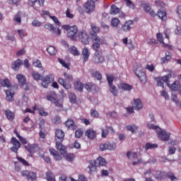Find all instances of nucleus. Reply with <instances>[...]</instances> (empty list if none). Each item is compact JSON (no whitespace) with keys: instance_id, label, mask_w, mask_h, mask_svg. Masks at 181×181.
<instances>
[{"instance_id":"f257e3e1","label":"nucleus","mask_w":181,"mask_h":181,"mask_svg":"<svg viewBox=\"0 0 181 181\" xmlns=\"http://www.w3.org/2000/svg\"><path fill=\"white\" fill-rule=\"evenodd\" d=\"M62 29L66 31V35L71 40H76L77 39V32H78V28L76 25H62Z\"/></svg>"},{"instance_id":"f03ea898","label":"nucleus","mask_w":181,"mask_h":181,"mask_svg":"<svg viewBox=\"0 0 181 181\" xmlns=\"http://www.w3.org/2000/svg\"><path fill=\"white\" fill-rule=\"evenodd\" d=\"M134 71L139 80H140L141 83H142V84H146V75H145V72H144V67H142V65H141V64H136L134 65Z\"/></svg>"},{"instance_id":"7ed1b4c3","label":"nucleus","mask_w":181,"mask_h":181,"mask_svg":"<svg viewBox=\"0 0 181 181\" xmlns=\"http://www.w3.org/2000/svg\"><path fill=\"white\" fill-rule=\"evenodd\" d=\"M64 77L65 78V80L63 79V78H59L58 79L59 84L65 88L66 90L71 88V84H70V83L73 81V76L70 74L64 73Z\"/></svg>"},{"instance_id":"20e7f679","label":"nucleus","mask_w":181,"mask_h":181,"mask_svg":"<svg viewBox=\"0 0 181 181\" xmlns=\"http://www.w3.org/2000/svg\"><path fill=\"white\" fill-rule=\"evenodd\" d=\"M91 38L93 42L92 45V49L93 50H100L101 45H104V43H105L104 37H99L97 34H91Z\"/></svg>"},{"instance_id":"39448f33","label":"nucleus","mask_w":181,"mask_h":181,"mask_svg":"<svg viewBox=\"0 0 181 181\" xmlns=\"http://www.w3.org/2000/svg\"><path fill=\"white\" fill-rule=\"evenodd\" d=\"M156 134L158 135V138L160 141H164L165 142H166L167 141H169V139H170V132L163 129H158L156 130Z\"/></svg>"},{"instance_id":"423d86ee","label":"nucleus","mask_w":181,"mask_h":181,"mask_svg":"<svg viewBox=\"0 0 181 181\" xmlns=\"http://www.w3.org/2000/svg\"><path fill=\"white\" fill-rule=\"evenodd\" d=\"M28 4L35 11H39L40 8L45 6V0H28Z\"/></svg>"},{"instance_id":"0eeeda50","label":"nucleus","mask_w":181,"mask_h":181,"mask_svg":"<svg viewBox=\"0 0 181 181\" xmlns=\"http://www.w3.org/2000/svg\"><path fill=\"white\" fill-rule=\"evenodd\" d=\"M54 95H56V93L52 92V95H47V100L52 103V104H54L56 107L62 108L63 107V99L57 100L56 98H54Z\"/></svg>"},{"instance_id":"6e6552de","label":"nucleus","mask_w":181,"mask_h":181,"mask_svg":"<svg viewBox=\"0 0 181 181\" xmlns=\"http://www.w3.org/2000/svg\"><path fill=\"white\" fill-rule=\"evenodd\" d=\"M93 57V62L95 64H103L105 62V57L103 55V52L100 49L95 50Z\"/></svg>"},{"instance_id":"1a4fd4ad","label":"nucleus","mask_w":181,"mask_h":181,"mask_svg":"<svg viewBox=\"0 0 181 181\" xmlns=\"http://www.w3.org/2000/svg\"><path fill=\"white\" fill-rule=\"evenodd\" d=\"M44 29H47V30H49L52 35H55V36H60L62 35V29L56 28L54 25L52 23H47L44 25Z\"/></svg>"},{"instance_id":"9d476101","label":"nucleus","mask_w":181,"mask_h":181,"mask_svg":"<svg viewBox=\"0 0 181 181\" xmlns=\"http://www.w3.org/2000/svg\"><path fill=\"white\" fill-rule=\"evenodd\" d=\"M16 90H18V85H14L8 90H6V98L7 101H13V97L15 95V91H16Z\"/></svg>"},{"instance_id":"9b49d317","label":"nucleus","mask_w":181,"mask_h":181,"mask_svg":"<svg viewBox=\"0 0 181 181\" xmlns=\"http://www.w3.org/2000/svg\"><path fill=\"white\" fill-rule=\"evenodd\" d=\"M78 37L79 40L83 43V45H88V43H90V37H88V34H87V31H81L78 34Z\"/></svg>"},{"instance_id":"f8f14e48","label":"nucleus","mask_w":181,"mask_h":181,"mask_svg":"<svg viewBox=\"0 0 181 181\" xmlns=\"http://www.w3.org/2000/svg\"><path fill=\"white\" fill-rule=\"evenodd\" d=\"M11 142L13 146L10 148V150L12 152H14V153H18V151H19V148H21V142H19V140H17V139L15 137L11 139Z\"/></svg>"},{"instance_id":"ddd939ff","label":"nucleus","mask_w":181,"mask_h":181,"mask_svg":"<svg viewBox=\"0 0 181 181\" xmlns=\"http://www.w3.org/2000/svg\"><path fill=\"white\" fill-rule=\"evenodd\" d=\"M132 28H134V21L132 20H129L125 21L124 24L123 25H122V30H123V32H129L131 31V29H132Z\"/></svg>"},{"instance_id":"4468645a","label":"nucleus","mask_w":181,"mask_h":181,"mask_svg":"<svg viewBox=\"0 0 181 181\" xmlns=\"http://www.w3.org/2000/svg\"><path fill=\"white\" fill-rule=\"evenodd\" d=\"M21 175L22 176H26L28 180H35V179L37 177L36 173L29 170L21 171Z\"/></svg>"},{"instance_id":"2eb2a0df","label":"nucleus","mask_w":181,"mask_h":181,"mask_svg":"<svg viewBox=\"0 0 181 181\" xmlns=\"http://www.w3.org/2000/svg\"><path fill=\"white\" fill-rule=\"evenodd\" d=\"M132 107L136 111H141L144 108V104L139 98L134 99Z\"/></svg>"},{"instance_id":"dca6fc26","label":"nucleus","mask_w":181,"mask_h":181,"mask_svg":"<svg viewBox=\"0 0 181 181\" xmlns=\"http://www.w3.org/2000/svg\"><path fill=\"white\" fill-rule=\"evenodd\" d=\"M84 7L87 13H91V12H94L95 9V4L94 1H90L85 4Z\"/></svg>"},{"instance_id":"f3484780","label":"nucleus","mask_w":181,"mask_h":181,"mask_svg":"<svg viewBox=\"0 0 181 181\" xmlns=\"http://www.w3.org/2000/svg\"><path fill=\"white\" fill-rule=\"evenodd\" d=\"M84 87L86 90L90 93H97V91H98V87L93 83H86Z\"/></svg>"},{"instance_id":"a211bd4d","label":"nucleus","mask_w":181,"mask_h":181,"mask_svg":"<svg viewBox=\"0 0 181 181\" xmlns=\"http://www.w3.org/2000/svg\"><path fill=\"white\" fill-rule=\"evenodd\" d=\"M64 139V132L62 129H57L55 132V141L56 142H63Z\"/></svg>"},{"instance_id":"6ab92c4d","label":"nucleus","mask_w":181,"mask_h":181,"mask_svg":"<svg viewBox=\"0 0 181 181\" xmlns=\"http://www.w3.org/2000/svg\"><path fill=\"white\" fill-rule=\"evenodd\" d=\"M63 141H57L56 142V148L57 151L61 153V155H65L67 152L66 147L62 144Z\"/></svg>"},{"instance_id":"aec40b11","label":"nucleus","mask_w":181,"mask_h":181,"mask_svg":"<svg viewBox=\"0 0 181 181\" xmlns=\"http://www.w3.org/2000/svg\"><path fill=\"white\" fill-rule=\"evenodd\" d=\"M117 87L120 91H131L133 88L132 86L124 83H119Z\"/></svg>"},{"instance_id":"412c9836","label":"nucleus","mask_w":181,"mask_h":181,"mask_svg":"<svg viewBox=\"0 0 181 181\" xmlns=\"http://www.w3.org/2000/svg\"><path fill=\"white\" fill-rule=\"evenodd\" d=\"M101 131H102V134H101L102 138H107V136H108V132H110L111 134L114 133V129L108 126H106L105 128H102Z\"/></svg>"},{"instance_id":"4be33fe9","label":"nucleus","mask_w":181,"mask_h":181,"mask_svg":"<svg viewBox=\"0 0 181 181\" xmlns=\"http://www.w3.org/2000/svg\"><path fill=\"white\" fill-rule=\"evenodd\" d=\"M26 151L29 152V153H35V152H37L39 151V146L36 144H28L25 146Z\"/></svg>"},{"instance_id":"5701e85b","label":"nucleus","mask_w":181,"mask_h":181,"mask_svg":"<svg viewBox=\"0 0 181 181\" xmlns=\"http://www.w3.org/2000/svg\"><path fill=\"white\" fill-rule=\"evenodd\" d=\"M85 135L89 139H95V136H97V132L95 130H93L92 129H89L86 130Z\"/></svg>"},{"instance_id":"b1692460","label":"nucleus","mask_w":181,"mask_h":181,"mask_svg":"<svg viewBox=\"0 0 181 181\" xmlns=\"http://www.w3.org/2000/svg\"><path fill=\"white\" fill-rule=\"evenodd\" d=\"M90 57V50L88 47H84L82 49V59L83 62H88V58Z\"/></svg>"},{"instance_id":"393cba45","label":"nucleus","mask_w":181,"mask_h":181,"mask_svg":"<svg viewBox=\"0 0 181 181\" xmlns=\"http://www.w3.org/2000/svg\"><path fill=\"white\" fill-rule=\"evenodd\" d=\"M168 87H169L171 91H178L179 88H180V83L175 81L173 84L168 83Z\"/></svg>"},{"instance_id":"a878e982","label":"nucleus","mask_w":181,"mask_h":181,"mask_svg":"<svg viewBox=\"0 0 181 181\" xmlns=\"http://www.w3.org/2000/svg\"><path fill=\"white\" fill-rule=\"evenodd\" d=\"M65 125L69 129H76V128H77L74 120L71 119H68L67 121L65 122Z\"/></svg>"},{"instance_id":"bb28decb","label":"nucleus","mask_w":181,"mask_h":181,"mask_svg":"<svg viewBox=\"0 0 181 181\" xmlns=\"http://www.w3.org/2000/svg\"><path fill=\"white\" fill-rule=\"evenodd\" d=\"M21 64H22V60H21V59H18L11 64V69L18 71V70H19V67H21Z\"/></svg>"},{"instance_id":"cd10ccee","label":"nucleus","mask_w":181,"mask_h":181,"mask_svg":"<svg viewBox=\"0 0 181 181\" xmlns=\"http://www.w3.org/2000/svg\"><path fill=\"white\" fill-rule=\"evenodd\" d=\"M126 129L127 131H129L130 132H132V134H136L139 127L135 124H129L126 126Z\"/></svg>"},{"instance_id":"c85d7f7f","label":"nucleus","mask_w":181,"mask_h":181,"mask_svg":"<svg viewBox=\"0 0 181 181\" xmlns=\"http://www.w3.org/2000/svg\"><path fill=\"white\" fill-rule=\"evenodd\" d=\"M49 152L51 153V155H52V156L54 157V159H55V160H62V156H60V154L57 153V151H56V150H54V148H50L49 149Z\"/></svg>"},{"instance_id":"c756f323","label":"nucleus","mask_w":181,"mask_h":181,"mask_svg":"<svg viewBox=\"0 0 181 181\" xmlns=\"http://www.w3.org/2000/svg\"><path fill=\"white\" fill-rule=\"evenodd\" d=\"M5 115L8 121H13L15 119V112L9 110L5 111Z\"/></svg>"},{"instance_id":"7c9ffc66","label":"nucleus","mask_w":181,"mask_h":181,"mask_svg":"<svg viewBox=\"0 0 181 181\" xmlns=\"http://www.w3.org/2000/svg\"><path fill=\"white\" fill-rule=\"evenodd\" d=\"M74 87L75 90H77V91H83V89L84 88V84L81 83L80 81H76L74 83Z\"/></svg>"},{"instance_id":"2f4dec72","label":"nucleus","mask_w":181,"mask_h":181,"mask_svg":"<svg viewBox=\"0 0 181 181\" xmlns=\"http://www.w3.org/2000/svg\"><path fill=\"white\" fill-rule=\"evenodd\" d=\"M16 78L18 81L19 86H21V84H25V83H26V77L22 74H17Z\"/></svg>"},{"instance_id":"473e14b6","label":"nucleus","mask_w":181,"mask_h":181,"mask_svg":"<svg viewBox=\"0 0 181 181\" xmlns=\"http://www.w3.org/2000/svg\"><path fill=\"white\" fill-rule=\"evenodd\" d=\"M95 163H96L97 166H105V165H107V161L105 160V158L99 157L96 159Z\"/></svg>"},{"instance_id":"72a5a7b5","label":"nucleus","mask_w":181,"mask_h":181,"mask_svg":"<svg viewBox=\"0 0 181 181\" xmlns=\"http://www.w3.org/2000/svg\"><path fill=\"white\" fill-rule=\"evenodd\" d=\"M127 158H129V159H130V160H132V162L136 159H138V153H136V152H131V151H128L127 153Z\"/></svg>"},{"instance_id":"f704fd0d","label":"nucleus","mask_w":181,"mask_h":181,"mask_svg":"<svg viewBox=\"0 0 181 181\" xmlns=\"http://www.w3.org/2000/svg\"><path fill=\"white\" fill-rule=\"evenodd\" d=\"M157 16L161 19V21H166L168 16L165 11L158 10L157 12Z\"/></svg>"},{"instance_id":"c9c22d12","label":"nucleus","mask_w":181,"mask_h":181,"mask_svg":"<svg viewBox=\"0 0 181 181\" xmlns=\"http://www.w3.org/2000/svg\"><path fill=\"white\" fill-rule=\"evenodd\" d=\"M90 74H91L92 77H94L95 78H96L98 80H101V78H103V76L98 71L91 70Z\"/></svg>"},{"instance_id":"e433bc0d","label":"nucleus","mask_w":181,"mask_h":181,"mask_svg":"<svg viewBox=\"0 0 181 181\" xmlns=\"http://www.w3.org/2000/svg\"><path fill=\"white\" fill-rule=\"evenodd\" d=\"M69 52L74 56H80V52H78L76 46H71L69 49Z\"/></svg>"},{"instance_id":"4c0bfd02","label":"nucleus","mask_w":181,"mask_h":181,"mask_svg":"<svg viewBox=\"0 0 181 181\" xmlns=\"http://www.w3.org/2000/svg\"><path fill=\"white\" fill-rule=\"evenodd\" d=\"M46 179L47 181H54L55 180V176L54 173L52 171H47L46 173Z\"/></svg>"},{"instance_id":"58836bf2","label":"nucleus","mask_w":181,"mask_h":181,"mask_svg":"<svg viewBox=\"0 0 181 181\" xmlns=\"http://www.w3.org/2000/svg\"><path fill=\"white\" fill-rule=\"evenodd\" d=\"M95 165H97L95 163V161H91L90 163V165H88V169L90 173H93V172L97 171V166H95Z\"/></svg>"},{"instance_id":"ea45409f","label":"nucleus","mask_w":181,"mask_h":181,"mask_svg":"<svg viewBox=\"0 0 181 181\" xmlns=\"http://www.w3.org/2000/svg\"><path fill=\"white\" fill-rule=\"evenodd\" d=\"M156 148H158V144L152 143H147L144 146L146 151H149V149H156Z\"/></svg>"},{"instance_id":"a19ab883","label":"nucleus","mask_w":181,"mask_h":181,"mask_svg":"<svg viewBox=\"0 0 181 181\" xmlns=\"http://www.w3.org/2000/svg\"><path fill=\"white\" fill-rule=\"evenodd\" d=\"M109 86L110 93L112 94V95L117 97V95H118V88H117L114 85H109Z\"/></svg>"},{"instance_id":"79ce46f5","label":"nucleus","mask_w":181,"mask_h":181,"mask_svg":"<svg viewBox=\"0 0 181 181\" xmlns=\"http://www.w3.org/2000/svg\"><path fill=\"white\" fill-rule=\"evenodd\" d=\"M172 59V53L171 52H165V57L161 58V62L162 63H167V62H169Z\"/></svg>"},{"instance_id":"37998d69","label":"nucleus","mask_w":181,"mask_h":181,"mask_svg":"<svg viewBox=\"0 0 181 181\" xmlns=\"http://www.w3.org/2000/svg\"><path fill=\"white\" fill-rule=\"evenodd\" d=\"M117 149V143L114 141L107 142V151H115Z\"/></svg>"},{"instance_id":"c03bdc74","label":"nucleus","mask_w":181,"mask_h":181,"mask_svg":"<svg viewBox=\"0 0 181 181\" xmlns=\"http://www.w3.org/2000/svg\"><path fill=\"white\" fill-rule=\"evenodd\" d=\"M154 4L155 6H156V8L159 9V11H160V9H163V8H165V3H163V1L160 0H156Z\"/></svg>"},{"instance_id":"a18cd8bd","label":"nucleus","mask_w":181,"mask_h":181,"mask_svg":"<svg viewBox=\"0 0 181 181\" xmlns=\"http://www.w3.org/2000/svg\"><path fill=\"white\" fill-rule=\"evenodd\" d=\"M31 76L33 80H35V81H39V80H40V78L42 77V75H40V74H39V72L36 71H33L31 73Z\"/></svg>"},{"instance_id":"49530a36","label":"nucleus","mask_w":181,"mask_h":181,"mask_svg":"<svg viewBox=\"0 0 181 181\" xmlns=\"http://www.w3.org/2000/svg\"><path fill=\"white\" fill-rule=\"evenodd\" d=\"M47 52L49 53V54H50V56H54V54L57 53V49H56V48L53 46H49L47 49Z\"/></svg>"},{"instance_id":"de8ad7c7","label":"nucleus","mask_w":181,"mask_h":181,"mask_svg":"<svg viewBox=\"0 0 181 181\" xmlns=\"http://www.w3.org/2000/svg\"><path fill=\"white\" fill-rule=\"evenodd\" d=\"M119 22H120L119 19L117 18H114L110 21L111 26H112V28H118V25H119Z\"/></svg>"},{"instance_id":"09e8293b","label":"nucleus","mask_w":181,"mask_h":181,"mask_svg":"<svg viewBox=\"0 0 181 181\" xmlns=\"http://www.w3.org/2000/svg\"><path fill=\"white\" fill-rule=\"evenodd\" d=\"M65 159L67 162H73L76 159V156L74 153H68L65 156Z\"/></svg>"},{"instance_id":"8fccbe9b","label":"nucleus","mask_w":181,"mask_h":181,"mask_svg":"<svg viewBox=\"0 0 181 181\" xmlns=\"http://www.w3.org/2000/svg\"><path fill=\"white\" fill-rule=\"evenodd\" d=\"M119 12V8L117 7L115 5H112L110 8V13L111 15H117Z\"/></svg>"},{"instance_id":"3c124183","label":"nucleus","mask_w":181,"mask_h":181,"mask_svg":"<svg viewBox=\"0 0 181 181\" xmlns=\"http://www.w3.org/2000/svg\"><path fill=\"white\" fill-rule=\"evenodd\" d=\"M13 21L14 22H16V23H22V18H21V13H17L14 18H13Z\"/></svg>"},{"instance_id":"603ef678","label":"nucleus","mask_w":181,"mask_h":181,"mask_svg":"<svg viewBox=\"0 0 181 181\" xmlns=\"http://www.w3.org/2000/svg\"><path fill=\"white\" fill-rule=\"evenodd\" d=\"M1 86L8 89L11 88V87H12L11 86V82L9 81V79L3 80L1 82Z\"/></svg>"},{"instance_id":"864d4df0","label":"nucleus","mask_w":181,"mask_h":181,"mask_svg":"<svg viewBox=\"0 0 181 181\" xmlns=\"http://www.w3.org/2000/svg\"><path fill=\"white\" fill-rule=\"evenodd\" d=\"M37 110L39 111V114L40 115H41V117H47V115H49V113L46 111H45V109H43V107H37Z\"/></svg>"},{"instance_id":"5fc2aeb1","label":"nucleus","mask_w":181,"mask_h":181,"mask_svg":"<svg viewBox=\"0 0 181 181\" xmlns=\"http://www.w3.org/2000/svg\"><path fill=\"white\" fill-rule=\"evenodd\" d=\"M44 79H45L47 81V82L50 84V83L53 82L54 81V76H53V74H48L47 76H46Z\"/></svg>"},{"instance_id":"6e6d98bb","label":"nucleus","mask_w":181,"mask_h":181,"mask_svg":"<svg viewBox=\"0 0 181 181\" xmlns=\"http://www.w3.org/2000/svg\"><path fill=\"white\" fill-rule=\"evenodd\" d=\"M50 19L53 21L55 25H57V26H62V23L59 21V18L54 16H49Z\"/></svg>"},{"instance_id":"4d7b16f0","label":"nucleus","mask_w":181,"mask_h":181,"mask_svg":"<svg viewBox=\"0 0 181 181\" xmlns=\"http://www.w3.org/2000/svg\"><path fill=\"white\" fill-rule=\"evenodd\" d=\"M58 61L60 63V64H62V66H63V67H65V69H67V70L70 69V64H69L68 63H66V62H64V60L59 58Z\"/></svg>"},{"instance_id":"13d9d810","label":"nucleus","mask_w":181,"mask_h":181,"mask_svg":"<svg viewBox=\"0 0 181 181\" xmlns=\"http://www.w3.org/2000/svg\"><path fill=\"white\" fill-rule=\"evenodd\" d=\"M69 98L71 104H74V103H76V100H77V97L76 96V94L73 93H69Z\"/></svg>"},{"instance_id":"bf43d9fd","label":"nucleus","mask_w":181,"mask_h":181,"mask_svg":"<svg viewBox=\"0 0 181 181\" xmlns=\"http://www.w3.org/2000/svg\"><path fill=\"white\" fill-rule=\"evenodd\" d=\"M160 94L161 97H163L165 100H170V97L169 96V93H168V91L163 90L160 92Z\"/></svg>"},{"instance_id":"052dcab7","label":"nucleus","mask_w":181,"mask_h":181,"mask_svg":"<svg viewBox=\"0 0 181 181\" xmlns=\"http://www.w3.org/2000/svg\"><path fill=\"white\" fill-rule=\"evenodd\" d=\"M17 33H18L19 37H21V39H23V37H25L28 35L26 33V32H25V30H23V29L18 30Z\"/></svg>"},{"instance_id":"680f3d73","label":"nucleus","mask_w":181,"mask_h":181,"mask_svg":"<svg viewBox=\"0 0 181 181\" xmlns=\"http://www.w3.org/2000/svg\"><path fill=\"white\" fill-rule=\"evenodd\" d=\"M156 81H157V86L158 87H162L163 88H165V85L163 84V82H162V78L157 77L155 78Z\"/></svg>"},{"instance_id":"e2e57ef3","label":"nucleus","mask_w":181,"mask_h":181,"mask_svg":"<svg viewBox=\"0 0 181 181\" xmlns=\"http://www.w3.org/2000/svg\"><path fill=\"white\" fill-rule=\"evenodd\" d=\"M172 78V74H168L167 75L163 76L161 79L164 81V83H167V86L168 84H169V83H168V81H169V79Z\"/></svg>"},{"instance_id":"0e129e2a","label":"nucleus","mask_w":181,"mask_h":181,"mask_svg":"<svg viewBox=\"0 0 181 181\" xmlns=\"http://www.w3.org/2000/svg\"><path fill=\"white\" fill-rule=\"evenodd\" d=\"M33 66H34V67H38V69H42V62H40L39 59H35L33 62Z\"/></svg>"},{"instance_id":"69168bd1","label":"nucleus","mask_w":181,"mask_h":181,"mask_svg":"<svg viewBox=\"0 0 181 181\" xmlns=\"http://www.w3.org/2000/svg\"><path fill=\"white\" fill-rule=\"evenodd\" d=\"M100 151H101L102 152L104 151H108V142L101 144L100 145Z\"/></svg>"},{"instance_id":"338daca9","label":"nucleus","mask_w":181,"mask_h":181,"mask_svg":"<svg viewBox=\"0 0 181 181\" xmlns=\"http://www.w3.org/2000/svg\"><path fill=\"white\" fill-rule=\"evenodd\" d=\"M32 25L34 28H40L42 25V23L40 22L39 20L35 19L33 21Z\"/></svg>"},{"instance_id":"774afa93","label":"nucleus","mask_w":181,"mask_h":181,"mask_svg":"<svg viewBox=\"0 0 181 181\" xmlns=\"http://www.w3.org/2000/svg\"><path fill=\"white\" fill-rule=\"evenodd\" d=\"M147 127L148 128V129H155L156 132V131H158V129H159V127L157 125H154L153 124L151 123H148Z\"/></svg>"}]
</instances>
